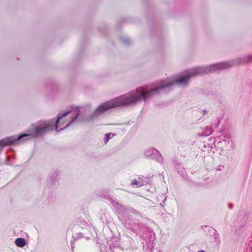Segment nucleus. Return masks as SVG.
<instances>
[{"label": "nucleus", "instance_id": "f257e3e1", "mask_svg": "<svg viewBox=\"0 0 252 252\" xmlns=\"http://www.w3.org/2000/svg\"><path fill=\"white\" fill-rule=\"evenodd\" d=\"M199 75L200 67H197L187 70L183 76L166 78L155 82L152 85L139 87L133 92H130L101 104L85 121H92L109 109L116 107L134 105L142 99L145 101L147 98L161 92L169 91L174 84H186L190 77Z\"/></svg>", "mask_w": 252, "mask_h": 252}, {"label": "nucleus", "instance_id": "f03ea898", "mask_svg": "<svg viewBox=\"0 0 252 252\" xmlns=\"http://www.w3.org/2000/svg\"><path fill=\"white\" fill-rule=\"evenodd\" d=\"M79 115L78 108L75 107L70 111L58 114L57 119L56 120L53 119L49 121H40L37 126H58L60 121H62L61 125L66 124V126H69L73 122L78 120Z\"/></svg>", "mask_w": 252, "mask_h": 252}, {"label": "nucleus", "instance_id": "7ed1b4c3", "mask_svg": "<svg viewBox=\"0 0 252 252\" xmlns=\"http://www.w3.org/2000/svg\"><path fill=\"white\" fill-rule=\"evenodd\" d=\"M48 127H43V128L41 129L37 128L35 129V133L34 134H32L31 135L24 134L19 135L17 137L16 136H10L3 138L0 140V147H3L8 145L17 144L19 142V141L24 137L31 136H32V137L37 136L41 134V131L44 130L45 128Z\"/></svg>", "mask_w": 252, "mask_h": 252}, {"label": "nucleus", "instance_id": "20e7f679", "mask_svg": "<svg viewBox=\"0 0 252 252\" xmlns=\"http://www.w3.org/2000/svg\"><path fill=\"white\" fill-rule=\"evenodd\" d=\"M15 244L19 247H23L25 246L26 242L23 238H17L15 241Z\"/></svg>", "mask_w": 252, "mask_h": 252}, {"label": "nucleus", "instance_id": "39448f33", "mask_svg": "<svg viewBox=\"0 0 252 252\" xmlns=\"http://www.w3.org/2000/svg\"><path fill=\"white\" fill-rule=\"evenodd\" d=\"M252 62V55L244 57L240 59L239 62L242 63H248Z\"/></svg>", "mask_w": 252, "mask_h": 252}, {"label": "nucleus", "instance_id": "423d86ee", "mask_svg": "<svg viewBox=\"0 0 252 252\" xmlns=\"http://www.w3.org/2000/svg\"><path fill=\"white\" fill-rule=\"evenodd\" d=\"M114 136V135H112L111 133H108V134H106L105 135V143H106L108 140H109V139L113 137Z\"/></svg>", "mask_w": 252, "mask_h": 252}, {"label": "nucleus", "instance_id": "0eeeda50", "mask_svg": "<svg viewBox=\"0 0 252 252\" xmlns=\"http://www.w3.org/2000/svg\"><path fill=\"white\" fill-rule=\"evenodd\" d=\"M131 184H132V186H135V185L136 186H140V185H139L138 181H137L136 180H133Z\"/></svg>", "mask_w": 252, "mask_h": 252}, {"label": "nucleus", "instance_id": "6e6552de", "mask_svg": "<svg viewBox=\"0 0 252 252\" xmlns=\"http://www.w3.org/2000/svg\"><path fill=\"white\" fill-rule=\"evenodd\" d=\"M123 40V42H124L125 44H129V43H130V40H129L128 38H126H126H124Z\"/></svg>", "mask_w": 252, "mask_h": 252}, {"label": "nucleus", "instance_id": "1a4fd4ad", "mask_svg": "<svg viewBox=\"0 0 252 252\" xmlns=\"http://www.w3.org/2000/svg\"><path fill=\"white\" fill-rule=\"evenodd\" d=\"M133 123H134L133 122L129 121L127 123L126 125H133L134 124Z\"/></svg>", "mask_w": 252, "mask_h": 252}, {"label": "nucleus", "instance_id": "9d476101", "mask_svg": "<svg viewBox=\"0 0 252 252\" xmlns=\"http://www.w3.org/2000/svg\"><path fill=\"white\" fill-rule=\"evenodd\" d=\"M202 112H203V115H205V114H206L207 113V111L206 110H203Z\"/></svg>", "mask_w": 252, "mask_h": 252}, {"label": "nucleus", "instance_id": "9b49d317", "mask_svg": "<svg viewBox=\"0 0 252 252\" xmlns=\"http://www.w3.org/2000/svg\"><path fill=\"white\" fill-rule=\"evenodd\" d=\"M55 128V130H57V128H58V127L57 126H56V127H54Z\"/></svg>", "mask_w": 252, "mask_h": 252}, {"label": "nucleus", "instance_id": "f8f14e48", "mask_svg": "<svg viewBox=\"0 0 252 252\" xmlns=\"http://www.w3.org/2000/svg\"><path fill=\"white\" fill-rule=\"evenodd\" d=\"M198 252H205L202 250V251H199Z\"/></svg>", "mask_w": 252, "mask_h": 252}]
</instances>
